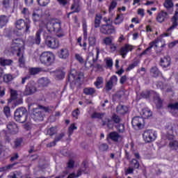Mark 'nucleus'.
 I'll list each match as a JSON object with an SVG mask.
<instances>
[{
	"instance_id": "obj_1",
	"label": "nucleus",
	"mask_w": 178,
	"mask_h": 178,
	"mask_svg": "<svg viewBox=\"0 0 178 178\" xmlns=\"http://www.w3.org/2000/svg\"><path fill=\"white\" fill-rule=\"evenodd\" d=\"M60 23L51 20L46 22V31H44L43 35L44 37V42L48 48L51 49H56L59 47V40L54 38L50 34H56L57 37H63V33H60Z\"/></svg>"
},
{
	"instance_id": "obj_2",
	"label": "nucleus",
	"mask_w": 178,
	"mask_h": 178,
	"mask_svg": "<svg viewBox=\"0 0 178 178\" xmlns=\"http://www.w3.org/2000/svg\"><path fill=\"white\" fill-rule=\"evenodd\" d=\"M10 52L17 51V56H19V67H24L26 60L24 59V41L22 39H15L13 40L10 48Z\"/></svg>"
},
{
	"instance_id": "obj_3",
	"label": "nucleus",
	"mask_w": 178,
	"mask_h": 178,
	"mask_svg": "<svg viewBox=\"0 0 178 178\" xmlns=\"http://www.w3.org/2000/svg\"><path fill=\"white\" fill-rule=\"evenodd\" d=\"M104 116H105V114L99 113H94L92 115V118L93 119H102L103 126L106 125L109 129L113 127V124H115V123H120V118L116 114L113 115L111 118H106L105 120H104Z\"/></svg>"
},
{
	"instance_id": "obj_4",
	"label": "nucleus",
	"mask_w": 178,
	"mask_h": 178,
	"mask_svg": "<svg viewBox=\"0 0 178 178\" xmlns=\"http://www.w3.org/2000/svg\"><path fill=\"white\" fill-rule=\"evenodd\" d=\"M39 60L44 66H51L55 62V54L51 51H44L39 56Z\"/></svg>"
},
{
	"instance_id": "obj_5",
	"label": "nucleus",
	"mask_w": 178,
	"mask_h": 178,
	"mask_svg": "<svg viewBox=\"0 0 178 178\" xmlns=\"http://www.w3.org/2000/svg\"><path fill=\"white\" fill-rule=\"evenodd\" d=\"M31 24V21L30 19H26V21L20 19L15 22V27L17 30L22 31L23 33H30V27Z\"/></svg>"
},
{
	"instance_id": "obj_6",
	"label": "nucleus",
	"mask_w": 178,
	"mask_h": 178,
	"mask_svg": "<svg viewBox=\"0 0 178 178\" xmlns=\"http://www.w3.org/2000/svg\"><path fill=\"white\" fill-rule=\"evenodd\" d=\"M47 29V23L44 22H40L39 25V30L36 32L35 37H31L30 40L32 44L40 45L41 42V33H45Z\"/></svg>"
},
{
	"instance_id": "obj_7",
	"label": "nucleus",
	"mask_w": 178,
	"mask_h": 178,
	"mask_svg": "<svg viewBox=\"0 0 178 178\" xmlns=\"http://www.w3.org/2000/svg\"><path fill=\"white\" fill-rule=\"evenodd\" d=\"M15 119L19 123H24L27 120V110L25 108H19L15 112Z\"/></svg>"
},
{
	"instance_id": "obj_8",
	"label": "nucleus",
	"mask_w": 178,
	"mask_h": 178,
	"mask_svg": "<svg viewBox=\"0 0 178 178\" xmlns=\"http://www.w3.org/2000/svg\"><path fill=\"white\" fill-rule=\"evenodd\" d=\"M49 112V108L45 107L40 106L39 108H35L33 110L32 115L33 119L37 122V120L41 122L44 120V113Z\"/></svg>"
},
{
	"instance_id": "obj_9",
	"label": "nucleus",
	"mask_w": 178,
	"mask_h": 178,
	"mask_svg": "<svg viewBox=\"0 0 178 178\" xmlns=\"http://www.w3.org/2000/svg\"><path fill=\"white\" fill-rule=\"evenodd\" d=\"M99 55V48H96V55L94 56V53L92 51L90 52L88 55L86 62L85 63L86 67L87 69H90V67H92L94 66V63L97 62V59H98V56Z\"/></svg>"
},
{
	"instance_id": "obj_10",
	"label": "nucleus",
	"mask_w": 178,
	"mask_h": 178,
	"mask_svg": "<svg viewBox=\"0 0 178 178\" xmlns=\"http://www.w3.org/2000/svg\"><path fill=\"white\" fill-rule=\"evenodd\" d=\"M165 45V41H162L161 39L158 38L149 43V47L142 53V55H148V54L151 52V49H152V48H154V49H156V48L159 47L163 48Z\"/></svg>"
},
{
	"instance_id": "obj_11",
	"label": "nucleus",
	"mask_w": 178,
	"mask_h": 178,
	"mask_svg": "<svg viewBox=\"0 0 178 178\" xmlns=\"http://www.w3.org/2000/svg\"><path fill=\"white\" fill-rule=\"evenodd\" d=\"M143 137L145 143H152L156 140V132L151 129L146 130L143 133Z\"/></svg>"
},
{
	"instance_id": "obj_12",
	"label": "nucleus",
	"mask_w": 178,
	"mask_h": 178,
	"mask_svg": "<svg viewBox=\"0 0 178 178\" xmlns=\"http://www.w3.org/2000/svg\"><path fill=\"white\" fill-rule=\"evenodd\" d=\"M100 32L102 33V34L111 35V34H116V29L115 26H112V24H106L102 25Z\"/></svg>"
},
{
	"instance_id": "obj_13",
	"label": "nucleus",
	"mask_w": 178,
	"mask_h": 178,
	"mask_svg": "<svg viewBox=\"0 0 178 178\" xmlns=\"http://www.w3.org/2000/svg\"><path fill=\"white\" fill-rule=\"evenodd\" d=\"M132 126L136 130L141 129L144 126V118L143 117L137 116L132 119Z\"/></svg>"
},
{
	"instance_id": "obj_14",
	"label": "nucleus",
	"mask_w": 178,
	"mask_h": 178,
	"mask_svg": "<svg viewBox=\"0 0 178 178\" xmlns=\"http://www.w3.org/2000/svg\"><path fill=\"white\" fill-rule=\"evenodd\" d=\"M35 91H37V88H35V83L30 82L26 87L24 95H31V94H34Z\"/></svg>"
},
{
	"instance_id": "obj_15",
	"label": "nucleus",
	"mask_w": 178,
	"mask_h": 178,
	"mask_svg": "<svg viewBox=\"0 0 178 178\" xmlns=\"http://www.w3.org/2000/svg\"><path fill=\"white\" fill-rule=\"evenodd\" d=\"M117 83H118V76L115 75L111 76L110 81H108L106 84V90H107L108 91L112 90V87H113V86H115Z\"/></svg>"
},
{
	"instance_id": "obj_16",
	"label": "nucleus",
	"mask_w": 178,
	"mask_h": 178,
	"mask_svg": "<svg viewBox=\"0 0 178 178\" xmlns=\"http://www.w3.org/2000/svg\"><path fill=\"white\" fill-rule=\"evenodd\" d=\"M131 51H133V46L130 44H125L120 49V55L122 56V58H126V55H127V54Z\"/></svg>"
},
{
	"instance_id": "obj_17",
	"label": "nucleus",
	"mask_w": 178,
	"mask_h": 178,
	"mask_svg": "<svg viewBox=\"0 0 178 178\" xmlns=\"http://www.w3.org/2000/svg\"><path fill=\"white\" fill-rule=\"evenodd\" d=\"M108 138H109L110 140H112V141H114L115 143H118V141H122V136L118 134V132L113 131V132H111L108 135Z\"/></svg>"
},
{
	"instance_id": "obj_18",
	"label": "nucleus",
	"mask_w": 178,
	"mask_h": 178,
	"mask_svg": "<svg viewBox=\"0 0 178 178\" xmlns=\"http://www.w3.org/2000/svg\"><path fill=\"white\" fill-rule=\"evenodd\" d=\"M58 55L60 59H67L70 54L67 48H63L58 51Z\"/></svg>"
},
{
	"instance_id": "obj_19",
	"label": "nucleus",
	"mask_w": 178,
	"mask_h": 178,
	"mask_svg": "<svg viewBox=\"0 0 178 178\" xmlns=\"http://www.w3.org/2000/svg\"><path fill=\"white\" fill-rule=\"evenodd\" d=\"M7 129L11 134H17L19 132V128L15 122H10L7 125Z\"/></svg>"
},
{
	"instance_id": "obj_20",
	"label": "nucleus",
	"mask_w": 178,
	"mask_h": 178,
	"mask_svg": "<svg viewBox=\"0 0 178 178\" xmlns=\"http://www.w3.org/2000/svg\"><path fill=\"white\" fill-rule=\"evenodd\" d=\"M166 19H168V13L165 11H161L158 14L156 17V21L159 23H163Z\"/></svg>"
},
{
	"instance_id": "obj_21",
	"label": "nucleus",
	"mask_w": 178,
	"mask_h": 178,
	"mask_svg": "<svg viewBox=\"0 0 178 178\" xmlns=\"http://www.w3.org/2000/svg\"><path fill=\"white\" fill-rule=\"evenodd\" d=\"M170 57L169 56H166V57H163V58L161 59V65L162 66V67L166 68V67H169V66H170Z\"/></svg>"
},
{
	"instance_id": "obj_22",
	"label": "nucleus",
	"mask_w": 178,
	"mask_h": 178,
	"mask_svg": "<svg viewBox=\"0 0 178 178\" xmlns=\"http://www.w3.org/2000/svg\"><path fill=\"white\" fill-rule=\"evenodd\" d=\"M177 20H178V12L176 11L175 15L172 19V26H171L168 29H167V33H169L170 30L175 29V27L177 26Z\"/></svg>"
},
{
	"instance_id": "obj_23",
	"label": "nucleus",
	"mask_w": 178,
	"mask_h": 178,
	"mask_svg": "<svg viewBox=\"0 0 178 178\" xmlns=\"http://www.w3.org/2000/svg\"><path fill=\"white\" fill-rule=\"evenodd\" d=\"M140 115L143 119H149V118L152 116V112L149 108H144L142 110Z\"/></svg>"
},
{
	"instance_id": "obj_24",
	"label": "nucleus",
	"mask_w": 178,
	"mask_h": 178,
	"mask_svg": "<svg viewBox=\"0 0 178 178\" xmlns=\"http://www.w3.org/2000/svg\"><path fill=\"white\" fill-rule=\"evenodd\" d=\"M42 10H35L33 13L32 15V19L33 20V22H38V20H40L41 16H42Z\"/></svg>"
},
{
	"instance_id": "obj_25",
	"label": "nucleus",
	"mask_w": 178,
	"mask_h": 178,
	"mask_svg": "<svg viewBox=\"0 0 178 178\" xmlns=\"http://www.w3.org/2000/svg\"><path fill=\"white\" fill-rule=\"evenodd\" d=\"M168 108L172 115L175 116L178 115V103L171 104L168 106Z\"/></svg>"
},
{
	"instance_id": "obj_26",
	"label": "nucleus",
	"mask_w": 178,
	"mask_h": 178,
	"mask_svg": "<svg viewBox=\"0 0 178 178\" xmlns=\"http://www.w3.org/2000/svg\"><path fill=\"white\" fill-rule=\"evenodd\" d=\"M128 111L129 108L126 106L119 105L117 107V113H119L120 115H124V113H127Z\"/></svg>"
},
{
	"instance_id": "obj_27",
	"label": "nucleus",
	"mask_w": 178,
	"mask_h": 178,
	"mask_svg": "<svg viewBox=\"0 0 178 178\" xmlns=\"http://www.w3.org/2000/svg\"><path fill=\"white\" fill-rule=\"evenodd\" d=\"M9 22V17L6 15H1L0 16V27H5L6 24H8Z\"/></svg>"
},
{
	"instance_id": "obj_28",
	"label": "nucleus",
	"mask_w": 178,
	"mask_h": 178,
	"mask_svg": "<svg viewBox=\"0 0 178 178\" xmlns=\"http://www.w3.org/2000/svg\"><path fill=\"white\" fill-rule=\"evenodd\" d=\"M51 83V81L48 78H41L38 81V83L42 86V87H47Z\"/></svg>"
},
{
	"instance_id": "obj_29",
	"label": "nucleus",
	"mask_w": 178,
	"mask_h": 178,
	"mask_svg": "<svg viewBox=\"0 0 178 178\" xmlns=\"http://www.w3.org/2000/svg\"><path fill=\"white\" fill-rule=\"evenodd\" d=\"M13 62L12 60L6 59L4 58H0V65L1 66H9V65H12Z\"/></svg>"
},
{
	"instance_id": "obj_30",
	"label": "nucleus",
	"mask_w": 178,
	"mask_h": 178,
	"mask_svg": "<svg viewBox=\"0 0 178 178\" xmlns=\"http://www.w3.org/2000/svg\"><path fill=\"white\" fill-rule=\"evenodd\" d=\"M113 42V39H112V37L108 36L103 39V43L106 47H109L111 44Z\"/></svg>"
},
{
	"instance_id": "obj_31",
	"label": "nucleus",
	"mask_w": 178,
	"mask_h": 178,
	"mask_svg": "<svg viewBox=\"0 0 178 178\" xmlns=\"http://www.w3.org/2000/svg\"><path fill=\"white\" fill-rule=\"evenodd\" d=\"M124 19L123 14L118 15L114 21V24L116 25L121 24V23H123Z\"/></svg>"
},
{
	"instance_id": "obj_32",
	"label": "nucleus",
	"mask_w": 178,
	"mask_h": 178,
	"mask_svg": "<svg viewBox=\"0 0 178 178\" xmlns=\"http://www.w3.org/2000/svg\"><path fill=\"white\" fill-rule=\"evenodd\" d=\"M150 73L153 77H158V76L161 75V72H159V70L156 67H154L151 69Z\"/></svg>"
},
{
	"instance_id": "obj_33",
	"label": "nucleus",
	"mask_w": 178,
	"mask_h": 178,
	"mask_svg": "<svg viewBox=\"0 0 178 178\" xmlns=\"http://www.w3.org/2000/svg\"><path fill=\"white\" fill-rule=\"evenodd\" d=\"M3 8L5 9H9L12 8V0H2Z\"/></svg>"
},
{
	"instance_id": "obj_34",
	"label": "nucleus",
	"mask_w": 178,
	"mask_h": 178,
	"mask_svg": "<svg viewBox=\"0 0 178 178\" xmlns=\"http://www.w3.org/2000/svg\"><path fill=\"white\" fill-rule=\"evenodd\" d=\"M104 83V79L102 77H98L95 82V86L97 88H101L102 87V84Z\"/></svg>"
},
{
	"instance_id": "obj_35",
	"label": "nucleus",
	"mask_w": 178,
	"mask_h": 178,
	"mask_svg": "<svg viewBox=\"0 0 178 178\" xmlns=\"http://www.w3.org/2000/svg\"><path fill=\"white\" fill-rule=\"evenodd\" d=\"M88 44L89 47H95V44H97V40L95 39V37H94V35L89 37Z\"/></svg>"
},
{
	"instance_id": "obj_36",
	"label": "nucleus",
	"mask_w": 178,
	"mask_h": 178,
	"mask_svg": "<svg viewBox=\"0 0 178 178\" xmlns=\"http://www.w3.org/2000/svg\"><path fill=\"white\" fill-rule=\"evenodd\" d=\"M72 10H73L72 13H70L68 14V17L69 16H70V15H72V13H74V12H79L80 11V8L79 7V3H74L72 7H71Z\"/></svg>"
},
{
	"instance_id": "obj_37",
	"label": "nucleus",
	"mask_w": 178,
	"mask_h": 178,
	"mask_svg": "<svg viewBox=\"0 0 178 178\" xmlns=\"http://www.w3.org/2000/svg\"><path fill=\"white\" fill-rule=\"evenodd\" d=\"M154 103L157 108H161L162 106V100L159 98V95L156 94V97L154 99Z\"/></svg>"
},
{
	"instance_id": "obj_38",
	"label": "nucleus",
	"mask_w": 178,
	"mask_h": 178,
	"mask_svg": "<svg viewBox=\"0 0 178 178\" xmlns=\"http://www.w3.org/2000/svg\"><path fill=\"white\" fill-rule=\"evenodd\" d=\"M83 92L86 95H92V94H94L95 92V89H94L92 88H86L83 90Z\"/></svg>"
},
{
	"instance_id": "obj_39",
	"label": "nucleus",
	"mask_w": 178,
	"mask_h": 178,
	"mask_svg": "<svg viewBox=\"0 0 178 178\" xmlns=\"http://www.w3.org/2000/svg\"><path fill=\"white\" fill-rule=\"evenodd\" d=\"M101 19H102V16L101 15H97L95 20V27H99V24H101Z\"/></svg>"
},
{
	"instance_id": "obj_40",
	"label": "nucleus",
	"mask_w": 178,
	"mask_h": 178,
	"mask_svg": "<svg viewBox=\"0 0 178 178\" xmlns=\"http://www.w3.org/2000/svg\"><path fill=\"white\" fill-rule=\"evenodd\" d=\"M130 166H131V168H133L134 169H138V168L140 167V163H138V161H137V160L133 159L130 162Z\"/></svg>"
},
{
	"instance_id": "obj_41",
	"label": "nucleus",
	"mask_w": 178,
	"mask_h": 178,
	"mask_svg": "<svg viewBox=\"0 0 178 178\" xmlns=\"http://www.w3.org/2000/svg\"><path fill=\"white\" fill-rule=\"evenodd\" d=\"M173 0H165L164 6L166 9H172L173 8Z\"/></svg>"
},
{
	"instance_id": "obj_42",
	"label": "nucleus",
	"mask_w": 178,
	"mask_h": 178,
	"mask_svg": "<svg viewBox=\"0 0 178 178\" xmlns=\"http://www.w3.org/2000/svg\"><path fill=\"white\" fill-rule=\"evenodd\" d=\"M55 74L56 77H57L58 80H62V79L65 78V72H63V71H56L55 72Z\"/></svg>"
},
{
	"instance_id": "obj_43",
	"label": "nucleus",
	"mask_w": 178,
	"mask_h": 178,
	"mask_svg": "<svg viewBox=\"0 0 178 178\" xmlns=\"http://www.w3.org/2000/svg\"><path fill=\"white\" fill-rule=\"evenodd\" d=\"M13 80V76H12L11 74H7L3 75V81L5 83H9L10 81H12Z\"/></svg>"
},
{
	"instance_id": "obj_44",
	"label": "nucleus",
	"mask_w": 178,
	"mask_h": 178,
	"mask_svg": "<svg viewBox=\"0 0 178 178\" xmlns=\"http://www.w3.org/2000/svg\"><path fill=\"white\" fill-rule=\"evenodd\" d=\"M63 137V135H60L58 138H56L54 142L50 143L49 144H47V147H55L56 142L59 141V140H60V138H62Z\"/></svg>"
},
{
	"instance_id": "obj_45",
	"label": "nucleus",
	"mask_w": 178,
	"mask_h": 178,
	"mask_svg": "<svg viewBox=\"0 0 178 178\" xmlns=\"http://www.w3.org/2000/svg\"><path fill=\"white\" fill-rule=\"evenodd\" d=\"M106 65L108 67H112L113 66V60L111 58H106L104 59Z\"/></svg>"
},
{
	"instance_id": "obj_46",
	"label": "nucleus",
	"mask_w": 178,
	"mask_h": 178,
	"mask_svg": "<svg viewBox=\"0 0 178 178\" xmlns=\"http://www.w3.org/2000/svg\"><path fill=\"white\" fill-rule=\"evenodd\" d=\"M81 40H82L81 37L78 38L77 42H78L79 45L80 47H83V49L86 51L87 49V43L86 42H84L83 44H81Z\"/></svg>"
},
{
	"instance_id": "obj_47",
	"label": "nucleus",
	"mask_w": 178,
	"mask_h": 178,
	"mask_svg": "<svg viewBox=\"0 0 178 178\" xmlns=\"http://www.w3.org/2000/svg\"><path fill=\"white\" fill-rule=\"evenodd\" d=\"M51 0H38V3L40 6H47Z\"/></svg>"
},
{
	"instance_id": "obj_48",
	"label": "nucleus",
	"mask_w": 178,
	"mask_h": 178,
	"mask_svg": "<svg viewBox=\"0 0 178 178\" xmlns=\"http://www.w3.org/2000/svg\"><path fill=\"white\" fill-rule=\"evenodd\" d=\"M74 130H77V126H76V124H72L68 129V132L70 134H73Z\"/></svg>"
},
{
	"instance_id": "obj_49",
	"label": "nucleus",
	"mask_w": 178,
	"mask_h": 178,
	"mask_svg": "<svg viewBox=\"0 0 178 178\" xmlns=\"http://www.w3.org/2000/svg\"><path fill=\"white\" fill-rule=\"evenodd\" d=\"M79 176H81V170H79L77 175H76V173L70 174L67 178H77L79 177Z\"/></svg>"
},
{
	"instance_id": "obj_50",
	"label": "nucleus",
	"mask_w": 178,
	"mask_h": 178,
	"mask_svg": "<svg viewBox=\"0 0 178 178\" xmlns=\"http://www.w3.org/2000/svg\"><path fill=\"white\" fill-rule=\"evenodd\" d=\"M11 99H16L17 98V92L13 89H10Z\"/></svg>"
},
{
	"instance_id": "obj_51",
	"label": "nucleus",
	"mask_w": 178,
	"mask_h": 178,
	"mask_svg": "<svg viewBox=\"0 0 178 178\" xmlns=\"http://www.w3.org/2000/svg\"><path fill=\"white\" fill-rule=\"evenodd\" d=\"M170 147L172 148V149H178V142L177 141H171L170 143Z\"/></svg>"
},
{
	"instance_id": "obj_52",
	"label": "nucleus",
	"mask_w": 178,
	"mask_h": 178,
	"mask_svg": "<svg viewBox=\"0 0 178 178\" xmlns=\"http://www.w3.org/2000/svg\"><path fill=\"white\" fill-rule=\"evenodd\" d=\"M3 112L7 118L10 116V108H9V106H4Z\"/></svg>"
},
{
	"instance_id": "obj_53",
	"label": "nucleus",
	"mask_w": 178,
	"mask_h": 178,
	"mask_svg": "<svg viewBox=\"0 0 178 178\" xmlns=\"http://www.w3.org/2000/svg\"><path fill=\"white\" fill-rule=\"evenodd\" d=\"M76 76H77V72L75 71V70H72L70 74H69V79H74V80H76Z\"/></svg>"
},
{
	"instance_id": "obj_54",
	"label": "nucleus",
	"mask_w": 178,
	"mask_h": 178,
	"mask_svg": "<svg viewBox=\"0 0 178 178\" xmlns=\"http://www.w3.org/2000/svg\"><path fill=\"white\" fill-rule=\"evenodd\" d=\"M108 145L105 144V143H102L99 145V151L104 152V151H107L108 150Z\"/></svg>"
},
{
	"instance_id": "obj_55",
	"label": "nucleus",
	"mask_w": 178,
	"mask_h": 178,
	"mask_svg": "<svg viewBox=\"0 0 178 178\" xmlns=\"http://www.w3.org/2000/svg\"><path fill=\"white\" fill-rule=\"evenodd\" d=\"M56 133V127H51L47 130V134L49 136H54Z\"/></svg>"
},
{
	"instance_id": "obj_56",
	"label": "nucleus",
	"mask_w": 178,
	"mask_h": 178,
	"mask_svg": "<svg viewBox=\"0 0 178 178\" xmlns=\"http://www.w3.org/2000/svg\"><path fill=\"white\" fill-rule=\"evenodd\" d=\"M83 37L87 38V23L83 22Z\"/></svg>"
},
{
	"instance_id": "obj_57",
	"label": "nucleus",
	"mask_w": 178,
	"mask_h": 178,
	"mask_svg": "<svg viewBox=\"0 0 178 178\" xmlns=\"http://www.w3.org/2000/svg\"><path fill=\"white\" fill-rule=\"evenodd\" d=\"M79 115H80V111L79 108L72 112V116L74 119H79Z\"/></svg>"
},
{
	"instance_id": "obj_58",
	"label": "nucleus",
	"mask_w": 178,
	"mask_h": 178,
	"mask_svg": "<svg viewBox=\"0 0 178 178\" xmlns=\"http://www.w3.org/2000/svg\"><path fill=\"white\" fill-rule=\"evenodd\" d=\"M117 5L118 3H116V1H112L109 6V11L111 12V10H113L116 8Z\"/></svg>"
},
{
	"instance_id": "obj_59",
	"label": "nucleus",
	"mask_w": 178,
	"mask_h": 178,
	"mask_svg": "<svg viewBox=\"0 0 178 178\" xmlns=\"http://www.w3.org/2000/svg\"><path fill=\"white\" fill-rule=\"evenodd\" d=\"M75 58L80 63H84V59L80 54H76Z\"/></svg>"
},
{
	"instance_id": "obj_60",
	"label": "nucleus",
	"mask_w": 178,
	"mask_h": 178,
	"mask_svg": "<svg viewBox=\"0 0 178 178\" xmlns=\"http://www.w3.org/2000/svg\"><path fill=\"white\" fill-rule=\"evenodd\" d=\"M30 73L31 74H38V73H40V68H31Z\"/></svg>"
},
{
	"instance_id": "obj_61",
	"label": "nucleus",
	"mask_w": 178,
	"mask_h": 178,
	"mask_svg": "<svg viewBox=\"0 0 178 178\" xmlns=\"http://www.w3.org/2000/svg\"><path fill=\"white\" fill-rule=\"evenodd\" d=\"M13 165H8L7 166L3 167L1 168H0V172H6V170H9V169H10V168H13Z\"/></svg>"
},
{
	"instance_id": "obj_62",
	"label": "nucleus",
	"mask_w": 178,
	"mask_h": 178,
	"mask_svg": "<svg viewBox=\"0 0 178 178\" xmlns=\"http://www.w3.org/2000/svg\"><path fill=\"white\" fill-rule=\"evenodd\" d=\"M117 129L120 133H123L124 131V125L123 124H120Z\"/></svg>"
},
{
	"instance_id": "obj_63",
	"label": "nucleus",
	"mask_w": 178,
	"mask_h": 178,
	"mask_svg": "<svg viewBox=\"0 0 178 178\" xmlns=\"http://www.w3.org/2000/svg\"><path fill=\"white\" fill-rule=\"evenodd\" d=\"M138 15H139V16H141V17H144L145 15V12L144 11V9L143 8L138 9Z\"/></svg>"
},
{
	"instance_id": "obj_64",
	"label": "nucleus",
	"mask_w": 178,
	"mask_h": 178,
	"mask_svg": "<svg viewBox=\"0 0 178 178\" xmlns=\"http://www.w3.org/2000/svg\"><path fill=\"white\" fill-rule=\"evenodd\" d=\"M110 47V49L111 51V52H115V51H116V45L115 43H113V42L108 46Z\"/></svg>"
}]
</instances>
